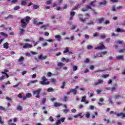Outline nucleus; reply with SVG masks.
<instances>
[{
	"mask_svg": "<svg viewBox=\"0 0 125 125\" xmlns=\"http://www.w3.org/2000/svg\"><path fill=\"white\" fill-rule=\"evenodd\" d=\"M21 5H27V1L22 0L21 2Z\"/></svg>",
	"mask_w": 125,
	"mask_h": 125,
	"instance_id": "c85d7f7f",
	"label": "nucleus"
},
{
	"mask_svg": "<svg viewBox=\"0 0 125 125\" xmlns=\"http://www.w3.org/2000/svg\"><path fill=\"white\" fill-rule=\"evenodd\" d=\"M33 8H34V9H38V8H39V6H38L37 5H34L33 6Z\"/></svg>",
	"mask_w": 125,
	"mask_h": 125,
	"instance_id": "69168bd1",
	"label": "nucleus"
},
{
	"mask_svg": "<svg viewBox=\"0 0 125 125\" xmlns=\"http://www.w3.org/2000/svg\"><path fill=\"white\" fill-rule=\"evenodd\" d=\"M54 106L55 107H60V106H62V104L55 103Z\"/></svg>",
	"mask_w": 125,
	"mask_h": 125,
	"instance_id": "6ab92c4d",
	"label": "nucleus"
},
{
	"mask_svg": "<svg viewBox=\"0 0 125 125\" xmlns=\"http://www.w3.org/2000/svg\"><path fill=\"white\" fill-rule=\"evenodd\" d=\"M18 1V0H12L11 1V3L13 4V3H16Z\"/></svg>",
	"mask_w": 125,
	"mask_h": 125,
	"instance_id": "c9c22d12",
	"label": "nucleus"
},
{
	"mask_svg": "<svg viewBox=\"0 0 125 125\" xmlns=\"http://www.w3.org/2000/svg\"><path fill=\"white\" fill-rule=\"evenodd\" d=\"M90 60L88 58H86L85 60L84 61V63H89Z\"/></svg>",
	"mask_w": 125,
	"mask_h": 125,
	"instance_id": "72a5a7b5",
	"label": "nucleus"
},
{
	"mask_svg": "<svg viewBox=\"0 0 125 125\" xmlns=\"http://www.w3.org/2000/svg\"><path fill=\"white\" fill-rule=\"evenodd\" d=\"M32 97V94L31 93H27L24 97H23V100H26L27 98H30Z\"/></svg>",
	"mask_w": 125,
	"mask_h": 125,
	"instance_id": "6e6552de",
	"label": "nucleus"
},
{
	"mask_svg": "<svg viewBox=\"0 0 125 125\" xmlns=\"http://www.w3.org/2000/svg\"><path fill=\"white\" fill-rule=\"evenodd\" d=\"M46 27H49V25L48 24H43L42 26V28H45Z\"/></svg>",
	"mask_w": 125,
	"mask_h": 125,
	"instance_id": "a18cd8bd",
	"label": "nucleus"
},
{
	"mask_svg": "<svg viewBox=\"0 0 125 125\" xmlns=\"http://www.w3.org/2000/svg\"><path fill=\"white\" fill-rule=\"evenodd\" d=\"M94 23L93 21H91L87 23V25H93Z\"/></svg>",
	"mask_w": 125,
	"mask_h": 125,
	"instance_id": "f704fd0d",
	"label": "nucleus"
},
{
	"mask_svg": "<svg viewBox=\"0 0 125 125\" xmlns=\"http://www.w3.org/2000/svg\"><path fill=\"white\" fill-rule=\"evenodd\" d=\"M5 77V75H3L2 77L0 78V81H3V80H4Z\"/></svg>",
	"mask_w": 125,
	"mask_h": 125,
	"instance_id": "8fccbe9b",
	"label": "nucleus"
},
{
	"mask_svg": "<svg viewBox=\"0 0 125 125\" xmlns=\"http://www.w3.org/2000/svg\"><path fill=\"white\" fill-rule=\"evenodd\" d=\"M98 22H99L100 24H101V23L104 22V18H102L101 19H99L98 20Z\"/></svg>",
	"mask_w": 125,
	"mask_h": 125,
	"instance_id": "aec40b11",
	"label": "nucleus"
},
{
	"mask_svg": "<svg viewBox=\"0 0 125 125\" xmlns=\"http://www.w3.org/2000/svg\"><path fill=\"white\" fill-rule=\"evenodd\" d=\"M92 8L91 7V6H87L85 8H83L82 9V11H87L89 9H92Z\"/></svg>",
	"mask_w": 125,
	"mask_h": 125,
	"instance_id": "9b49d317",
	"label": "nucleus"
},
{
	"mask_svg": "<svg viewBox=\"0 0 125 125\" xmlns=\"http://www.w3.org/2000/svg\"><path fill=\"white\" fill-rule=\"evenodd\" d=\"M78 88H79V86H76L75 89H71L66 93V94L69 95L70 93H73L74 95H76V94H77V89H78Z\"/></svg>",
	"mask_w": 125,
	"mask_h": 125,
	"instance_id": "39448f33",
	"label": "nucleus"
},
{
	"mask_svg": "<svg viewBox=\"0 0 125 125\" xmlns=\"http://www.w3.org/2000/svg\"><path fill=\"white\" fill-rule=\"evenodd\" d=\"M116 42L117 45H121V44H123V42H124V41H117Z\"/></svg>",
	"mask_w": 125,
	"mask_h": 125,
	"instance_id": "5701e85b",
	"label": "nucleus"
},
{
	"mask_svg": "<svg viewBox=\"0 0 125 125\" xmlns=\"http://www.w3.org/2000/svg\"><path fill=\"white\" fill-rule=\"evenodd\" d=\"M97 56H98V57H102V53H98L96 54Z\"/></svg>",
	"mask_w": 125,
	"mask_h": 125,
	"instance_id": "49530a36",
	"label": "nucleus"
},
{
	"mask_svg": "<svg viewBox=\"0 0 125 125\" xmlns=\"http://www.w3.org/2000/svg\"><path fill=\"white\" fill-rule=\"evenodd\" d=\"M97 2V1L96 0H94L93 1H91L90 2V5H91V6H94V7H95V6H96L95 3Z\"/></svg>",
	"mask_w": 125,
	"mask_h": 125,
	"instance_id": "4468645a",
	"label": "nucleus"
},
{
	"mask_svg": "<svg viewBox=\"0 0 125 125\" xmlns=\"http://www.w3.org/2000/svg\"><path fill=\"white\" fill-rule=\"evenodd\" d=\"M48 44L47 43V42H46L43 43L42 44V46H43V47L46 46H47Z\"/></svg>",
	"mask_w": 125,
	"mask_h": 125,
	"instance_id": "13d9d810",
	"label": "nucleus"
},
{
	"mask_svg": "<svg viewBox=\"0 0 125 125\" xmlns=\"http://www.w3.org/2000/svg\"><path fill=\"white\" fill-rule=\"evenodd\" d=\"M86 96H83L82 97L81 102H85Z\"/></svg>",
	"mask_w": 125,
	"mask_h": 125,
	"instance_id": "b1692460",
	"label": "nucleus"
},
{
	"mask_svg": "<svg viewBox=\"0 0 125 125\" xmlns=\"http://www.w3.org/2000/svg\"><path fill=\"white\" fill-rule=\"evenodd\" d=\"M109 76H110L109 74H104L102 76V78L104 79H106V78L109 77Z\"/></svg>",
	"mask_w": 125,
	"mask_h": 125,
	"instance_id": "2f4dec72",
	"label": "nucleus"
},
{
	"mask_svg": "<svg viewBox=\"0 0 125 125\" xmlns=\"http://www.w3.org/2000/svg\"><path fill=\"white\" fill-rule=\"evenodd\" d=\"M77 70H78V67L77 66H73V71H77Z\"/></svg>",
	"mask_w": 125,
	"mask_h": 125,
	"instance_id": "4d7b16f0",
	"label": "nucleus"
},
{
	"mask_svg": "<svg viewBox=\"0 0 125 125\" xmlns=\"http://www.w3.org/2000/svg\"><path fill=\"white\" fill-rule=\"evenodd\" d=\"M56 125H61V120H58L57 122H56Z\"/></svg>",
	"mask_w": 125,
	"mask_h": 125,
	"instance_id": "ea45409f",
	"label": "nucleus"
},
{
	"mask_svg": "<svg viewBox=\"0 0 125 125\" xmlns=\"http://www.w3.org/2000/svg\"><path fill=\"white\" fill-rule=\"evenodd\" d=\"M103 1V2H99V5H106L107 4V0H102Z\"/></svg>",
	"mask_w": 125,
	"mask_h": 125,
	"instance_id": "f8f14e48",
	"label": "nucleus"
},
{
	"mask_svg": "<svg viewBox=\"0 0 125 125\" xmlns=\"http://www.w3.org/2000/svg\"><path fill=\"white\" fill-rule=\"evenodd\" d=\"M23 61H24V57H21L18 60V62H23Z\"/></svg>",
	"mask_w": 125,
	"mask_h": 125,
	"instance_id": "bb28decb",
	"label": "nucleus"
},
{
	"mask_svg": "<svg viewBox=\"0 0 125 125\" xmlns=\"http://www.w3.org/2000/svg\"><path fill=\"white\" fill-rule=\"evenodd\" d=\"M104 83V81L99 79L98 80V82H95L93 84V85H94V86H97V85H98L99 84H101V83Z\"/></svg>",
	"mask_w": 125,
	"mask_h": 125,
	"instance_id": "0eeeda50",
	"label": "nucleus"
},
{
	"mask_svg": "<svg viewBox=\"0 0 125 125\" xmlns=\"http://www.w3.org/2000/svg\"><path fill=\"white\" fill-rule=\"evenodd\" d=\"M17 110H19V111H22V106H18L17 107Z\"/></svg>",
	"mask_w": 125,
	"mask_h": 125,
	"instance_id": "5fc2aeb1",
	"label": "nucleus"
},
{
	"mask_svg": "<svg viewBox=\"0 0 125 125\" xmlns=\"http://www.w3.org/2000/svg\"><path fill=\"white\" fill-rule=\"evenodd\" d=\"M99 46L95 48V49H96V50H97V49H99L100 50H103V49H105L106 48V47H105V45H104L103 42L100 43L99 44Z\"/></svg>",
	"mask_w": 125,
	"mask_h": 125,
	"instance_id": "423d86ee",
	"label": "nucleus"
},
{
	"mask_svg": "<svg viewBox=\"0 0 125 125\" xmlns=\"http://www.w3.org/2000/svg\"><path fill=\"white\" fill-rule=\"evenodd\" d=\"M42 102V104H44V103H45V102H46V98H43Z\"/></svg>",
	"mask_w": 125,
	"mask_h": 125,
	"instance_id": "79ce46f5",
	"label": "nucleus"
},
{
	"mask_svg": "<svg viewBox=\"0 0 125 125\" xmlns=\"http://www.w3.org/2000/svg\"><path fill=\"white\" fill-rule=\"evenodd\" d=\"M32 43H33L34 44V46H36V45H37V44H38V43H39V42H40V41H38L37 42L34 41H32Z\"/></svg>",
	"mask_w": 125,
	"mask_h": 125,
	"instance_id": "473e14b6",
	"label": "nucleus"
},
{
	"mask_svg": "<svg viewBox=\"0 0 125 125\" xmlns=\"http://www.w3.org/2000/svg\"><path fill=\"white\" fill-rule=\"evenodd\" d=\"M8 45H9V44L8 42H6L3 44V47L4 48H5V49H8L9 47Z\"/></svg>",
	"mask_w": 125,
	"mask_h": 125,
	"instance_id": "dca6fc26",
	"label": "nucleus"
},
{
	"mask_svg": "<svg viewBox=\"0 0 125 125\" xmlns=\"http://www.w3.org/2000/svg\"><path fill=\"white\" fill-rule=\"evenodd\" d=\"M110 115H112L113 114H114V115H116L117 117H121V116H122V118L124 119V118H125V113H117V112H114V111H111L109 112Z\"/></svg>",
	"mask_w": 125,
	"mask_h": 125,
	"instance_id": "f03ea898",
	"label": "nucleus"
},
{
	"mask_svg": "<svg viewBox=\"0 0 125 125\" xmlns=\"http://www.w3.org/2000/svg\"><path fill=\"white\" fill-rule=\"evenodd\" d=\"M24 33H25V30H24L22 28H20L19 34L21 35H24Z\"/></svg>",
	"mask_w": 125,
	"mask_h": 125,
	"instance_id": "f3484780",
	"label": "nucleus"
},
{
	"mask_svg": "<svg viewBox=\"0 0 125 125\" xmlns=\"http://www.w3.org/2000/svg\"><path fill=\"white\" fill-rule=\"evenodd\" d=\"M120 97H121V95H115L114 96V99H119V98H120Z\"/></svg>",
	"mask_w": 125,
	"mask_h": 125,
	"instance_id": "7c9ffc66",
	"label": "nucleus"
},
{
	"mask_svg": "<svg viewBox=\"0 0 125 125\" xmlns=\"http://www.w3.org/2000/svg\"><path fill=\"white\" fill-rule=\"evenodd\" d=\"M47 81V79H46V77H45V76H43L42 77V81H41L40 83H41V84H42V85L49 84V82H45Z\"/></svg>",
	"mask_w": 125,
	"mask_h": 125,
	"instance_id": "7ed1b4c3",
	"label": "nucleus"
},
{
	"mask_svg": "<svg viewBox=\"0 0 125 125\" xmlns=\"http://www.w3.org/2000/svg\"><path fill=\"white\" fill-rule=\"evenodd\" d=\"M111 10H112V11H116V7H115V6L112 7Z\"/></svg>",
	"mask_w": 125,
	"mask_h": 125,
	"instance_id": "0e129e2a",
	"label": "nucleus"
},
{
	"mask_svg": "<svg viewBox=\"0 0 125 125\" xmlns=\"http://www.w3.org/2000/svg\"><path fill=\"white\" fill-rule=\"evenodd\" d=\"M116 59H118V60H121L122 59V60H124V56L121 55L119 56L116 57Z\"/></svg>",
	"mask_w": 125,
	"mask_h": 125,
	"instance_id": "412c9836",
	"label": "nucleus"
},
{
	"mask_svg": "<svg viewBox=\"0 0 125 125\" xmlns=\"http://www.w3.org/2000/svg\"><path fill=\"white\" fill-rule=\"evenodd\" d=\"M47 91L48 92H52L53 91H54V89L52 88H49L47 89Z\"/></svg>",
	"mask_w": 125,
	"mask_h": 125,
	"instance_id": "cd10ccee",
	"label": "nucleus"
},
{
	"mask_svg": "<svg viewBox=\"0 0 125 125\" xmlns=\"http://www.w3.org/2000/svg\"><path fill=\"white\" fill-rule=\"evenodd\" d=\"M25 21L24 19H22L21 20V28H26L27 27V24H29L30 21L31 20V17L29 16H26L25 17Z\"/></svg>",
	"mask_w": 125,
	"mask_h": 125,
	"instance_id": "f257e3e1",
	"label": "nucleus"
},
{
	"mask_svg": "<svg viewBox=\"0 0 125 125\" xmlns=\"http://www.w3.org/2000/svg\"><path fill=\"white\" fill-rule=\"evenodd\" d=\"M46 4L49 5V4H51V1L50 0H48L46 2Z\"/></svg>",
	"mask_w": 125,
	"mask_h": 125,
	"instance_id": "052dcab7",
	"label": "nucleus"
},
{
	"mask_svg": "<svg viewBox=\"0 0 125 125\" xmlns=\"http://www.w3.org/2000/svg\"><path fill=\"white\" fill-rule=\"evenodd\" d=\"M55 39L58 41V42H60L61 41V36L59 35H57L55 36Z\"/></svg>",
	"mask_w": 125,
	"mask_h": 125,
	"instance_id": "2eb2a0df",
	"label": "nucleus"
},
{
	"mask_svg": "<svg viewBox=\"0 0 125 125\" xmlns=\"http://www.w3.org/2000/svg\"><path fill=\"white\" fill-rule=\"evenodd\" d=\"M0 35H1V36H3V37H5V38H7L8 37V35L6 34V33L4 32H0Z\"/></svg>",
	"mask_w": 125,
	"mask_h": 125,
	"instance_id": "4be33fe9",
	"label": "nucleus"
},
{
	"mask_svg": "<svg viewBox=\"0 0 125 125\" xmlns=\"http://www.w3.org/2000/svg\"><path fill=\"white\" fill-rule=\"evenodd\" d=\"M14 16L12 15H9V16L5 17V19H8L9 18H10L11 19H12L13 18Z\"/></svg>",
	"mask_w": 125,
	"mask_h": 125,
	"instance_id": "393cba45",
	"label": "nucleus"
},
{
	"mask_svg": "<svg viewBox=\"0 0 125 125\" xmlns=\"http://www.w3.org/2000/svg\"><path fill=\"white\" fill-rule=\"evenodd\" d=\"M41 91H42V89L41 88H39L38 89L33 91V95H35L36 98H40V93H41Z\"/></svg>",
	"mask_w": 125,
	"mask_h": 125,
	"instance_id": "20e7f679",
	"label": "nucleus"
},
{
	"mask_svg": "<svg viewBox=\"0 0 125 125\" xmlns=\"http://www.w3.org/2000/svg\"><path fill=\"white\" fill-rule=\"evenodd\" d=\"M19 9H20V6H17L14 8V10H18Z\"/></svg>",
	"mask_w": 125,
	"mask_h": 125,
	"instance_id": "a19ab883",
	"label": "nucleus"
},
{
	"mask_svg": "<svg viewBox=\"0 0 125 125\" xmlns=\"http://www.w3.org/2000/svg\"><path fill=\"white\" fill-rule=\"evenodd\" d=\"M100 38L102 40H104V39H105L106 38V36H105V35H101Z\"/></svg>",
	"mask_w": 125,
	"mask_h": 125,
	"instance_id": "864d4df0",
	"label": "nucleus"
},
{
	"mask_svg": "<svg viewBox=\"0 0 125 125\" xmlns=\"http://www.w3.org/2000/svg\"><path fill=\"white\" fill-rule=\"evenodd\" d=\"M51 82L53 83H56V80L54 79H51Z\"/></svg>",
	"mask_w": 125,
	"mask_h": 125,
	"instance_id": "09e8293b",
	"label": "nucleus"
},
{
	"mask_svg": "<svg viewBox=\"0 0 125 125\" xmlns=\"http://www.w3.org/2000/svg\"><path fill=\"white\" fill-rule=\"evenodd\" d=\"M58 66L59 67H63V66H65V64L62 62H58Z\"/></svg>",
	"mask_w": 125,
	"mask_h": 125,
	"instance_id": "a878e982",
	"label": "nucleus"
},
{
	"mask_svg": "<svg viewBox=\"0 0 125 125\" xmlns=\"http://www.w3.org/2000/svg\"><path fill=\"white\" fill-rule=\"evenodd\" d=\"M75 14H76V13H75V12L74 11H71L70 12V16L73 17V16H74Z\"/></svg>",
	"mask_w": 125,
	"mask_h": 125,
	"instance_id": "58836bf2",
	"label": "nucleus"
},
{
	"mask_svg": "<svg viewBox=\"0 0 125 125\" xmlns=\"http://www.w3.org/2000/svg\"><path fill=\"white\" fill-rule=\"evenodd\" d=\"M87 49H89V50L92 49V48H93V46H92L90 45H89L87 46Z\"/></svg>",
	"mask_w": 125,
	"mask_h": 125,
	"instance_id": "c03bdc74",
	"label": "nucleus"
},
{
	"mask_svg": "<svg viewBox=\"0 0 125 125\" xmlns=\"http://www.w3.org/2000/svg\"><path fill=\"white\" fill-rule=\"evenodd\" d=\"M99 102L103 103L104 102V99L103 98H100V99L99 100Z\"/></svg>",
	"mask_w": 125,
	"mask_h": 125,
	"instance_id": "de8ad7c7",
	"label": "nucleus"
},
{
	"mask_svg": "<svg viewBox=\"0 0 125 125\" xmlns=\"http://www.w3.org/2000/svg\"><path fill=\"white\" fill-rule=\"evenodd\" d=\"M38 20L34 19L33 20V24H34V25H38Z\"/></svg>",
	"mask_w": 125,
	"mask_h": 125,
	"instance_id": "c756f323",
	"label": "nucleus"
},
{
	"mask_svg": "<svg viewBox=\"0 0 125 125\" xmlns=\"http://www.w3.org/2000/svg\"><path fill=\"white\" fill-rule=\"evenodd\" d=\"M47 58V56H43L42 54L39 55H38V59L40 60H45Z\"/></svg>",
	"mask_w": 125,
	"mask_h": 125,
	"instance_id": "1a4fd4ad",
	"label": "nucleus"
},
{
	"mask_svg": "<svg viewBox=\"0 0 125 125\" xmlns=\"http://www.w3.org/2000/svg\"><path fill=\"white\" fill-rule=\"evenodd\" d=\"M20 83H21V82H19L16 85H14L13 86V87H17L18 86H19V85H20Z\"/></svg>",
	"mask_w": 125,
	"mask_h": 125,
	"instance_id": "37998d69",
	"label": "nucleus"
},
{
	"mask_svg": "<svg viewBox=\"0 0 125 125\" xmlns=\"http://www.w3.org/2000/svg\"><path fill=\"white\" fill-rule=\"evenodd\" d=\"M85 117L87 119H89V118L90 117V114H89V112H87L85 114Z\"/></svg>",
	"mask_w": 125,
	"mask_h": 125,
	"instance_id": "e433bc0d",
	"label": "nucleus"
},
{
	"mask_svg": "<svg viewBox=\"0 0 125 125\" xmlns=\"http://www.w3.org/2000/svg\"><path fill=\"white\" fill-rule=\"evenodd\" d=\"M79 19L81 22H82V23H85V21H86V19H89V18H86L83 19V18H80Z\"/></svg>",
	"mask_w": 125,
	"mask_h": 125,
	"instance_id": "ddd939ff",
	"label": "nucleus"
},
{
	"mask_svg": "<svg viewBox=\"0 0 125 125\" xmlns=\"http://www.w3.org/2000/svg\"><path fill=\"white\" fill-rule=\"evenodd\" d=\"M116 32H117V33H120V32H121V33H125V30L123 29H121V28H118L116 29Z\"/></svg>",
	"mask_w": 125,
	"mask_h": 125,
	"instance_id": "a211bd4d",
	"label": "nucleus"
},
{
	"mask_svg": "<svg viewBox=\"0 0 125 125\" xmlns=\"http://www.w3.org/2000/svg\"><path fill=\"white\" fill-rule=\"evenodd\" d=\"M65 83L64 82L62 83V85L61 87V88H62V89L64 88L65 87Z\"/></svg>",
	"mask_w": 125,
	"mask_h": 125,
	"instance_id": "603ef678",
	"label": "nucleus"
},
{
	"mask_svg": "<svg viewBox=\"0 0 125 125\" xmlns=\"http://www.w3.org/2000/svg\"><path fill=\"white\" fill-rule=\"evenodd\" d=\"M31 83H38V80H33L30 81Z\"/></svg>",
	"mask_w": 125,
	"mask_h": 125,
	"instance_id": "bf43d9fd",
	"label": "nucleus"
},
{
	"mask_svg": "<svg viewBox=\"0 0 125 125\" xmlns=\"http://www.w3.org/2000/svg\"><path fill=\"white\" fill-rule=\"evenodd\" d=\"M122 75H125V68H123V69L122 70Z\"/></svg>",
	"mask_w": 125,
	"mask_h": 125,
	"instance_id": "338daca9",
	"label": "nucleus"
},
{
	"mask_svg": "<svg viewBox=\"0 0 125 125\" xmlns=\"http://www.w3.org/2000/svg\"><path fill=\"white\" fill-rule=\"evenodd\" d=\"M18 98H20V99L23 98V97L22 96V94H21V93L19 94L18 95Z\"/></svg>",
	"mask_w": 125,
	"mask_h": 125,
	"instance_id": "6e6d98bb",
	"label": "nucleus"
},
{
	"mask_svg": "<svg viewBox=\"0 0 125 125\" xmlns=\"http://www.w3.org/2000/svg\"><path fill=\"white\" fill-rule=\"evenodd\" d=\"M67 52H69V49H68V47H66L64 51L63 52V53H67Z\"/></svg>",
	"mask_w": 125,
	"mask_h": 125,
	"instance_id": "3c124183",
	"label": "nucleus"
},
{
	"mask_svg": "<svg viewBox=\"0 0 125 125\" xmlns=\"http://www.w3.org/2000/svg\"><path fill=\"white\" fill-rule=\"evenodd\" d=\"M104 24H105V25H107V24H110V21H104Z\"/></svg>",
	"mask_w": 125,
	"mask_h": 125,
	"instance_id": "774afa93",
	"label": "nucleus"
},
{
	"mask_svg": "<svg viewBox=\"0 0 125 125\" xmlns=\"http://www.w3.org/2000/svg\"><path fill=\"white\" fill-rule=\"evenodd\" d=\"M32 44L30 43H25L23 45V48H32Z\"/></svg>",
	"mask_w": 125,
	"mask_h": 125,
	"instance_id": "9d476101",
	"label": "nucleus"
},
{
	"mask_svg": "<svg viewBox=\"0 0 125 125\" xmlns=\"http://www.w3.org/2000/svg\"><path fill=\"white\" fill-rule=\"evenodd\" d=\"M89 68L90 70H94V65H90Z\"/></svg>",
	"mask_w": 125,
	"mask_h": 125,
	"instance_id": "680f3d73",
	"label": "nucleus"
},
{
	"mask_svg": "<svg viewBox=\"0 0 125 125\" xmlns=\"http://www.w3.org/2000/svg\"><path fill=\"white\" fill-rule=\"evenodd\" d=\"M0 110H1L2 111H5V108L3 107L2 106H0Z\"/></svg>",
	"mask_w": 125,
	"mask_h": 125,
	"instance_id": "e2e57ef3",
	"label": "nucleus"
},
{
	"mask_svg": "<svg viewBox=\"0 0 125 125\" xmlns=\"http://www.w3.org/2000/svg\"><path fill=\"white\" fill-rule=\"evenodd\" d=\"M49 122H54V119H53V117L52 116H50L49 118Z\"/></svg>",
	"mask_w": 125,
	"mask_h": 125,
	"instance_id": "4c0bfd02",
	"label": "nucleus"
}]
</instances>
